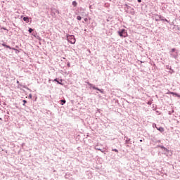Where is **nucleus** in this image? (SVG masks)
I'll use <instances>...</instances> for the list:
<instances>
[{"instance_id":"nucleus-23","label":"nucleus","mask_w":180,"mask_h":180,"mask_svg":"<svg viewBox=\"0 0 180 180\" xmlns=\"http://www.w3.org/2000/svg\"><path fill=\"white\" fill-rule=\"evenodd\" d=\"M67 67H71V64L70 63V62H68V63H67Z\"/></svg>"},{"instance_id":"nucleus-16","label":"nucleus","mask_w":180,"mask_h":180,"mask_svg":"<svg viewBox=\"0 0 180 180\" xmlns=\"http://www.w3.org/2000/svg\"><path fill=\"white\" fill-rule=\"evenodd\" d=\"M175 51H176V49L175 48L172 49L170 53H175Z\"/></svg>"},{"instance_id":"nucleus-8","label":"nucleus","mask_w":180,"mask_h":180,"mask_svg":"<svg viewBox=\"0 0 180 180\" xmlns=\"http://www.w3.org/2000/svg\"><path fill=\"white\" fill-rule=\"evenodd\" d=\"M52 16H56V13L60 15V11L57 8H51Z\"/></svg>"},{"instance_id":"nucleus-33","label":"nucleus","mask_w":180,"mask_h":180,"mask_svg":"<svg viewBox=\"0 0 180 180\" xmlns=\"http://www.w3.org/2000/svg\"><path fill=\"white\" fill-rule=\"evenodd\" d=\"M167 70H168V69L169 68V65H167Z\"/></svg>"},{"instance_id":"nucleus-24","label":"nucleus","mask_w":180,"mask_h":180,"mask_svg":"<svg viewBox=\"0 0 180 180\" xmlns=\"http://www.w3.org/2000/svg\"><path fill=\"white\" fill-rule=\"evenodd\" d=\"M32 96H33L32 95V94H29V98H30V99H32Z\"/></svg>"},{"instance_id":"nucleus-21","label":"nucleus","mask_w":180,"mask_h":180,"mask_svg":"<svg viewBox=\"0 0 180 180\" xmlns=\"http://www.w3.org/2000/svg\"><path fill=\"white\" fill-rule=\"evenodd\" d=\"M161 148L164 149V150L166 151V152H168V151H169V150H167V149L166 148H165V147H161Z\"/></svg>"},{"instance_id":"nucleus-25","label":"nucleus","mask_w":180,"mask_h":180,"mask_svg":"<svg viewBox=\"0 0 180 180\" xmlns=\"http://www.w3.org/2000/svg\"><path fill=\"white\" fill-rule=\"evenodd\" d=\"M112 151H114V152H116V153L118 152V150L117 149H112Z\"/></svg>"},{"instance_id":"nucleus-22","label":"nucleus","mask_w":180,"mask_h":180,"mask_svg":"<svg viewBox=\"0 0 180 180\" xmlns=\"http://www.w3.org/2000/svg\"><path fill=\"white\" fill-rule=\"evenodd\" d=\"M9 50H14V51H18V49H15V48L9 49Z\"/></svg>"},{"instance_id":"nucleus-5","label":"nucleus","mask_w":180,"mask_h":180,"mask_svg":"<svg viewBox=\"0 0 180 180\" xmlns=\"http://www.w3.org/2000/svg\"><path fill=\"white\" fill-rule=\"evenodd\" d=\"M154 16H157L158 18H155L156 22H160V20H162V22H167V23H169V20L164 18V17L158 14H154Z\"/></svg>"},{"instance_id":"nucleus-6","label":"nucleus","mask_w":180,"mask_h":180,"mask_svg":"<svg viewBox=\"0 0 180 180\" xmlns=\"http://www.w3.org/2000/svg\"><path fill=\"white\" fill-rule=\"evenodd\" d=\"M85 84H88L89 86H90V88H92L93 89H95L96 91H99V92H101V94H103V92H104L103 89H101L95 86L94 84L89 83V82H85Z\"/></svg>"},{"instance_id":"nucleus-15","label":"nucleus","mask_w":180,"mask_h":180,"mask_svg":"<svg viewBox=\"0 0 180 180\" xmlns=\"http://www.w3.org/2000/svg\"><path fill=\"white\" fill-rule=\"evenodd\" d=\"M72 5L75 8L77 7V1H72Z\"/></svg>"},{"instance_id":"nucleus-31","label":"nucleus","mask_w":180,"mask_h":180,"mask_svg":"<svg viewBox=\"0 0 180 180\" xmlns=\"http://www.w3.org/2000/svg\"><path fill=\"white\" fill-rule=\"evenodd\" d=\"M148 105H151V103H150V102H148Z\"/></svg>"},{"instance_id":"nucleus-17","label":"nucleus","mask_w":180,"mask_h":180,"mask_svg":"<svg viewBox=\"0 0 180 180\" xmlns=\"http://www.w3.org/2000/svg\"><path fill=\"white\" fill-rule=\"evenodd\" d=\"M76 19L77 20H81L82 19V18L80 15H78V16H77Z\"/></svg>"},{"instance_id":"nucleus-18","label":"nucleus","mask_w":180,"mask_h":180,"mask_svg":"<svg viewBox=\"0 0 180 180\" xmlns=\"http://www.w3.org/2000/svg\"><path fill=\"white\" fill-rule=\"evenodd\" d=\"M60 102H61V105H64V103H65V100H60Z\"/></svg>"},{"instance_id":"nucleus-13","label":"nucleus","mask_w":180,"mask_h":180,"mask_svg":"<svg viewBox=\"0 0 180 180\" xmlns=\"http://www.w3.org/2000/svg\"><path fill=\"white\" fill-rule=\"evenodd\" d=\"M23 20L26 22V23H29V17H24Z\"/></svg>"},{"instance_id":"nucleus-37","label":"nucleus","mask_w":180,"mask_h":180,"mask_svg":"<svg viewBox=\"0 0 180 180\" xmlns=\"http://www.w3.org/2000/svg\"><path fill=\"white\" fill-rule=\"evenodd\" d=\"M156 129H159V127H156Z\"/></svg>"},{"instance_id":"nucleus-32","label":"nucleus","mask_w":180,"mask_h":180,"mask_svg":"<svg viewBox=\"0 0 180 180\" xmlns=\"http://www.w3.org/2000/svg\"><path fill=\"white\" fill-rule=\"evenodd\" d=\"M154 126H155V127H157V124H153V127H154Z\"/></svg>"},{"instance_id":"nucleus-35","label":"nucleus","mask_w":180,"mask_h":180,"mask_svg":"<svg viewBox=\"0 0 180 180\" xmlns=\"http://www.w3.org/2000/svg\"><path fill=\"white\" fill-rule=\"evenodd\" d=\"M89 8H90V9H91V8H92V6H90Z\"/></svg>"},{"instance_id":"nucleus-10","label":"nucleus","mask_w":180,"mask_h":180,"mask_svg":"<svg viewBox=\"0 0 180 180\" xmlns=\"http://www.w3.org/2000/svg\"><path fill=\"white\" fill-rule=\"evenodd\" d=\"M167 94H170V95H174V96H176L177 98H180V95L178 94V93H174V92L170 91V92H169V93H167Z\"/></svg>"},{"instance_id":"nucleus-2","label":"nucleus","mask_w":180,"mask_h":180,"mask_svg":"<svg viewBox=\"0 0 180 180\" xmlns=\"http://www.w3.org/2000/svg\"><path fill=\"white\" fill-rule=\"evenodd\" d=\"M66 39L69 43H71V44H75V36L67 34Z\"/></svg>"},{"instance_id":"nucleus-28","label":"nucleus","mask_w":180,"mask_h":180,"mask_svg":"<svg viewBox=\"0 0 180 180\" xmlns=\"http://www.w3.org/2000/svg\"><path fill=\"white\" fill-rule=\"evenodd\" d=\"M4 30H8L6 27H3Z\"/></svg>"},{"instance_id":"nucleus-9","label":"nucleus","mask_w":180,"mask_h":180,"mask_svg":"<svg viewBox=\"0 0 180 180\" xmlns=\"http://www.w3.org/2000/svg\"><path fill=\"white\" fill-rule=\"evenodd\" d=\"M170 56L172 57L173 58H178V52L171 53Z\"/></svg>"},{"instance_id":"nucleus-14","label":"nucleus","mask_w":180,"mask_h":180,"mask_svg":"<svg viewBox=\"0 0 180 180\" xmlns=\"http://www.w3.org/2000/svg\"><path fill=\"white\" fill-rule=\"evenodd\" d=\"M158 130H159V131H160L161 133H162V131H164V128L162 127H159V128H158Z\"/></svg>"},{"instance_id":"nucleus-29","label":"nucleus","mask_w":180,"mask_h":180,"mask_svg":"<svg viewBox=\"0 0 180 180\" xmlns=\"http://www.w3.org/2000/svg\"><path fill=\"white\" fill-rule=\"evenodd\" d=\"M155 19H158V16H155Z\"/></svg>"},{"instance_id":"nucleus-19","label":"nucleus","mask_w":180,"mask_h":180,"mask_svg":"<svg viewBox=\"0 0 180 180\" xmlns=\"http://www.w3.org/2000/svg\"><path fill=\"white\" fill-rule=\"evenodd\" d=\"M28 32L29 33H32L33 32V29L29 28Z\"/></svg>"},{"instance_id":"nucleus-38","label":"nucleus","mask_w":180,"mask_h":180,"mask_svg":"<svg viewBox=\"0 0 180 180\" xmlns=\"http://www.w3.org/2000/svg\"><path fill=\"white\" fill-rule=\"evenodd\" d=\"M0 120H2V118L0 117Z\"/></svg>"},{"instance_id":"nucleus-3","label":"nucleus","mask_w":180,"mask_h":180,"mask_svg":"<svg viewBox=\"0 0 180 180\" xmlns=\"http://www.w3.org/2000/svg\"><path fill=\"white\" fill-rule=\"evenodd\" d=\"M154 16H157L158 18H155L156 22H160V20H162V22H167V23H169V20L164 18V17L158 14H154Z\"/></svg>"},{"instance_id":"nucleus-11","label":"nucleus","mask_w":180,"mask_h":180,"mask_svg":"<svg viewBox=\"0 0 180 180\" xmlns=\"http://www.w3.org/2000/svg\"><path fill=\"white\" fill-rule=\"evenodd\" d=\"M55 82H57V84H59L60 85H64L62 82H63V79H60V81H58L57 79H55L53 80Z\"/></svg>"},{"instance_id":"nucleus-12","label":"nucleus","mask_w":180,"mask_h":180,"mask_svg":"<svg viewBox=\"0 0 180 180\" xmlns=\"http://www.w3.org/2000/svg\"><path fill=\"white\" fill-rule=\"evenodd\" d=\"M3 47H6V49H12L9 45H6V44L3 43L2 44Z\"/></svg>"},{"instance_id":"nucleus-7","label":"nucleus","mask_w":180,"mask_h":180,"mask_svg":"<svg viewBox=\"0 0 180 180\" xmlns=\"http://www.w3.org/2000/svg\"><path fill=\"white\" fill-rule=\"evenodd\" d=\"M119 36H120V37H127V31H126L125 29H122L120 31L117 32Z\"/></svg>"},{"instance_id":"nucleus-30","label":"nucleus","mask_w":180,"mask_h":180,"mask_svg":"<svg viewBox=\"0 0 180 180\" xmlns=\"http://www.w3.org/2000/svg\"><path fill=\"white\" fill-rule=\"evenodd\" d=\"M15 53H19V50L15 51Z\"/></svg>"},{"instance_id":"nucleus-26","label":"nucleus","mask_w":180,"mask_h":180,"mask_svg":"<svg viewBox=\"0 0 180 180\" xmlns=\"http://www.w3.org/2000/svg\"><path fill=\"white\" fill-rule=\"evenodd\" d=\"M17 84L19 85L20 83L19 82V80H17Z\"/></svg>"},{"instance_id":"nucleus-36","label":"nucleus","mask_w":180,"mask_h":180,"mask_svg":"<svg viewBox=\"0 0 180 180\" xmlns=\"http://www.w3.org/2000/svg\"><path fill=\"white\" fill-rule=\"evenodd\" d=\"M156 129H159V127H156Z\"/></svg>"},{"instance_id":"nucleus-1","label":"nucleus","mask_w":180,"mask_h":180,"mask_svg":"<svg viewBox=\"0 0 180 180\" xmlns=\"http://www.w3.org/2000/svg\"><path fill=\"white\" fill-rule=\"evenodd\" d=\"M124 11L127 13H131V15H134V8H131V6L128 4H124Z\"/></svg>"},{"instance_id":"nucleus-20","label":"nucleus","mask_w":180,"mask_h":180,"mask_svg":"<svg viewBox=\"0 0 180 180\" xmlns=\"http://www.w3.org/2000/svg\"><path fill=\"white\" fill-rule=\"evenodd\" d=\"M22 102L24 103L22 105L25 106V103H27V101L23 100Z\"/></svg>"},{"instance_id":"nucleus-4","label":"nucleus","mask_w":180,"mask_h":180,"mask_svg":"<svg viewBox=\"0 0 180 180\" xmlns=\"http://www.w3.org/2000/svg\"><path fill=\"white\" fill-rule=\"evenodd\" d=\"M154 16H157L158 18H155L156 22H160V20H162V22H167V23H169V20L164 18V17L158 14H154Z\"/></svg>"},{"instance_id":"nucleus-27","label":"nucleus","mask_w":180,"mask_h":180,"mask_svg":"<svg viewBox=\"0 0 180 180\" xmlns=\"http://www.w3.org/2000/svg\"><path fill=\"white\" fill-rule=\"evenodd\" d=\"M88 20V18H84V22H86Z\"/></svg>"},{"instance_id":"nucleus-39","label":"nucleus","mask_w":180,"mask_h":180,"mask_svg":"<svg viewBox=\"0 0 180 180\" xmlns=\"http://www.w3.org/2000/svg\"><path fill=\"white\" fill-rule=\"evenodd\" d=\"M169 115H171V112H169Z\"/></svg>"},{"instance_id":"nucleus-34","label":"nucleus","mask_w":180,"mask_h":180,"mask_svg":"<svg viewBox=\"0 0 180 180\" xmlns=\"http://www.w3.org/2000/svg\"><path fill=\"white\" fill-rule=\"evenodd\" d=\"M138 2H139V3L141 2V0H138Z\"/></svg>"}]
</instances>
